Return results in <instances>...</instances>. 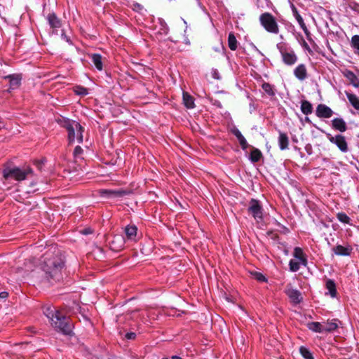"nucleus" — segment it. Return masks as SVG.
<instances>
[{
    "instance_id": "obj_1",
    "label": "nucleus",
    "mask_w": 359,
    "mask_h": 359,
    "mask_svg": "<svg viewBox=\"0 0 359 359\" xmlns=\"http://www.w3.org/2000/svg\"><path fill=\"white\" fill-rule=\"evenodd\" d=\"M64 262L57 255L46 252L41 263V269L48 279L59 280L62 278Z\"/></svg>"
},
{
    "instance_id": "obj_2",
    "label": "nucleus",
    "mask_w": 359,
    "mask_h": 359,
    "mask_svg": "<svg viewBox=\"0 0 359 359\" xmlns=\"http://www.w3.org/2000/svg\"><path fill=\"white\" fill-rule=\"evenodd\" d=\"M43 313L49 319L51 325L64 334L70 335L72 332V324L60 311L53 306L44 308Z\"/></svg>"
},
{
    "instance_id": "obj_3",
    "label": "nucleus",
    "mask_w": 359,
    "mask_h": 359,
    "mask_svg": "<svg viewBox=\"0 0 359 359\" xmlns=\"http://www.w3.org/2000/svg\"><path fill=\"white\" fill-rule=\"evenodd\" d=\"M56 122L68 133V140L70 143L76 140L79 143L83 142V128L79 123L76 121L61 116L56 119Z\"/></svg>"
},
{
    "instance_id": "obj_4",
    "label": "nucleus",
    "mask_w": 359,
    "mask_h": 359,
    "mask_svg": "<svg viewBox=\"0 0 359 359\" xmlns=\"http://www.w3.org/2000/svg\"><path fill=\"white\" fill-rule=\"evenodd\" d=\"M32 172L29 168H20L18 167L7 166L4 168L2 173L3 177L6 180H14L16 181L24 180L27 176Z\"/></svg>"
},
{
    "instance_id": "obj_5",
    "label": "nucleus",
    "mask_w": 359,
    "mask_h": 359,
    "mask_svg": "<svg viewBox=\"0 0 359 359\" xmlns=\"http://www.w3.org/2000/svg\"><path fill=\"white\" fill-rule=\"evenodd\" d=\"M259 22L261 26L269 33L278 34L280 32V27L278 20L269 12H264L259 17Z\"/></svg>"
},
{
    "instance_id": "obj_6",
    "label": "nucleus",
    "mask_w": 359,
    "mask_h": 359,
    "mask_svg": "<svg viewBox=\"0 0 359 359\" xmlns=\"http://www.w3.org/2000/svg\"><path fill=\"white\" fill-rule=\"evenodd\" d=\"M276 48L280 52L283 62L289 66L293 65L297 61V56L294 50L285 42L277 43Z\"/></svg>"
},
{
    "instance_id": "obj_7",
    "label": "nucleus",
    "mask_w": 359,
    "mask_h": 359,
    "mask_svg": "<svg viewBox=\"0 0 359 359\" xmlns=\"http://www.w3.org/2000/svg\"><path fill=\"white\" fill-rule=\"evenodd\" d=\"M248 211L257 222L262 220L263 208L258 200L252 198L250 201Z\"/></svg>"
},
{
    "instance_id": "obj_8",
    "label": "nucleus",
    "mask_w": 359,
    "mask_h": 359,
    "mask_svg": "<svg viewBox=\"0 0 359 359\" xmlns=\"http://www.w3.org/2000/svg\"><path fill=\"white\" fill-rule=\"evenodd\" d=\"M325 135L328 140L335 144L341 152L346 153L348 151V144L344 136L341 135L332 136L328 133H326Z\"/></svg>"
},
{
    "instance_id": "obj_9",
    "label": "nucleus",
    "mask_w": 359,
    "mask_h": 359,
    "mask_svg": "<svg viewBox=\"0 0 359 359\" xmlns=\"http://www.w3.org/2000/svg\"><path fill=\"white\" fill-rule=\"evenodd\" d=\"M129 192L122 189H101L100 190V196L106 198H121L128 194Z\"/></svg>"
},
{
    "instance_id": "obj_10",
    "label": "nucleus",
    "mask_w": 359,
    "mask_h": 359,
    "mask_svg": "<svg viewBox=\"0 0 359 359\" xmlns=\"http://www.w3.org/2000/svg\"><path fill=\"white\" fill-rule=\"evenodd\" d=\"M285 293L294 304H298L302 301L301 292L298 290L293 288L291 284H288L286 286Z\"/></svg>"
},
{
    "instance_id": "obj_11",
    "label": "nucleus",
    "mask_w": 359,
    "mask_h": 359,
    "mask_svg": "<svg viewBox=\"0 0 359 359\" xmlns=\"http://www.w3.org/2000/svg\"><path fill=\"white\" fill-rule=\"evenodd\" d=\"M333 114L334 112L332 109L324 104H319L316 107V114L318 118H328Z\"/></svg>"
},
{
    "instance_id": "obj_12",
    "label": "nucleus",
    "mask_w": 359,
    "mask_h": 359,
    "mask_svg": "<svg viewBox=\"0 0 359 359\" xmlns=\"http://www.w3.org/2000/svg\"><path fill=\"white\" fill-rule=\"evenodd\" d=\"M294 76L299 81H304L307 77V69L304 64H300L294 69Z\"/></svg>"
},
{
    "instance_id": "obj_13",
    "label": "nucleus",
    "mask_w": 359,
    "mask_h": 359,
    "mask_svg": "<svg viewBox=\"0 0 359 359\" xmlns=\"http://www.w3.org/2000/svg\"><path fill=\"white\" fill-rule=\"evenodd\" d=\"M332 127L341 133L345 132L347 129L346 123L341 118H335L332 120Z\"/></svg>"
},
{
    "instance_id": "obj_14",
    "label": "nucleus",
    "mask_w": 359,
    "mask_h": 359,
    "mask_svg": "<svg viewBox=\"0 0 359 359\" xmlns=\"http://www.w3.org/2000/svg\"><path fill=\"white\" fill-rule=\"evenodd\" d=\"M333 251L334 254L338 256H349L351 253L352 248L349 245L344 247L341 245H337L333 248Z\"/></svg>"
},
{
    "instance_id": "obj_15",
    "label": "nucleus",
    "mask_w": 359,
    "mask_h": 359,
    "mask_svg": "<svg viewBox=\"0 0 359 359\" xmlns=\"http://www.w3.org/2000/svg\"><path fill=\"white\" fill-rule=\"evenodd\" d=\"M46 19L51 28H60L62 25L60 20L57 17L55 13H49Z\"/></svg>"
},
{
    "instance_id": "obj_16",
    "label": "nucleus",
    "mask_w": 359,
    "mask_h": 359,
    "mask_svg": "<svg viewBox=\"0 0 359 359\" xmlns=\"http://www.w3.org/2000/svg\"><path fill=\"white\" fill-rule=\"evenodd\" d=\"M293 256L300 262L302 265L306 266L307 258L305 254L304 253L303 250L301 248H294Z\"/></svg>"
},
{
    "instance_id": "obj_17",
    "label": "nucleus",
    "mask_w": 359,
    "mask_h": 359,
    "mask_svg": "<svg viewBox=\"0 0 359 359\" xmlns=\"http://www.w3.org/2000/svg\"><path fill=\"white\" fill-rule=\"evenodd\" d=\"M137 228L135 225H128L125 228V233L128 240L135 241Z\"/></svg>"
},
{
    "instance_id": "obj_18",
    "label": "nucleus",
    "mask_w": 359,
    "mask_h": 359,
    "mask_svg": "<svg viewBox=\"0 0 359 359\" xmlns=\"http://www.w3.org/2000/svg\"><path fill=\"white\" fill-rule=\"evenodd\" d=\"M323 332H332L338 327V320L332 319L323 322Z\"/></svg>"
},
{
    "instance_id": "obj_19",
    "label": "nucleus",
    "mask_w": 359,
    "mask_h": 359,
    "mask_svg": "<svg viewBox=\"0 0 359 359\" xmlns=\"http://www.w3.org/2000/svg\"><path fill=\"white\" fill-rule=\"evenodd\" d=\"M4 79L9 81L11 88H15L20 84L21 77L18 74H9L4 76Z\"/></svg>"
},
{
    "instance_id": "obj_20",
    "label": "nucleus",
    "mask_w": 359,
    "mask_h": 359,
    "mask_svg": "<svg viewBox=\"0 0 359 359\" xmlns=\"http://www.w3.org/2000/svg\"><path fill=\"white\" fill-rule=\"evenodd\" d=\"M325 287L327 290L326 294H330L331 297L334 298L337 297L336 284L333 280L328 279L326 280Z\"/></svg>"
},
{
    "instance_id": "obj_21",
    "label": "nucleus",
    "mask_w": 359,
    "mask_h": 359,
    "mask_svg": "<svg viewBox=\"0 0 359 359\" xmlns=\"http://www.w3.org/2000/svg\"><path fill=\"white\" fill-rule=\"evenodd\" d=\"M289 139L286 133L279 131L278 146L280 150L288 148Z\"/></svg>"
},
{
    "instance_id": "obj_22",
    "label": "nucleus",
    "mask_w": 359,
    "mask_h": 359,
    "mask_svg": "<svg viewBox=\"0 0 359 359\" xmlns=\"http://www.w3.org/2000/svg\"><path fill=\"white\" fill-rule=\"evenodd\" d=\"M262 88L269 97H273L276 95V88L273 85L267 82H263Z\"/></svg>"
},
{
    "instance_id": "obj_23",
    "label": "nucleus",
    "mask_w": 359,
    "mask_h": 359,
    "mask_svg": "<svg viewBox=\"0 0 359 359\" xmlns=\"http://www.w3.org/2000/svg\"><path fill=\"white\" fill-rule=\"evenodd\" d=\"M90 57L96 69L98 71H102L103 69L102 55L100 54L94 53L91 55Z\"/></svg>"
},
{
    "instance_id": "obj_24",
    "label": "nucleus",
    "mask_w": 359,
    "mask_h": 359,
    "mask_svg": "<svg viewBox=\"0 0 359 359\" xmlns=\"http://www.w3.org/2000/svg\"><path fill=\"white\" fill-rule=\"evenodd\" d=\"M346 95L353 107L356 110H359V97L355 94L348 92H346Z\"/></svg>"
},
{
    "instance_id": "obj_25",
    "label": "nucleus",
    "mask_w": 359,
    "mask_h": 359,
    "mask_svg": "<svg viewBox=\"0 0 359 359\" xmlns=\"http://www.w3.org/2000/svg\"><path fill=\"white\" fill-rule=\"evenodd\" d=\"M183 102L188 109H193L195 107L194 97L187 92L183 93Z\"/></svg>"
},
{
    "instance_id": "obj_26",
    "label": "nucleus",
    "mask_w": 359,
    "mask_h": 359,
    "mask_svg": "<svg viewBox=\"0 0 359 359\" xmlns=\"http://www.w3.org/2000/svg\"><path fill=\"white\" fill-rule=\"evenodd\" d=\"M323 323H318V322H311L307 324V327L314 332L318 333H323Z\"/></svg>"
},
{
    "instance_id": "obj_27",
    "label": "nucleus",
    "mask_w": 359,
    "mask_h": 359,
    "mask_svg": "<svg viewBox=\"0 0 359 359\" xmlns=\"http://www.w3.org/2000/svg\"><path fill=\"white\" fill-rule=\"evenodd\" d=\"M301 111L305 115L311 114L313 111L312 104L307 100L301 102Z\"/></svg>"
},
{
    "instance_id": "obj_28",
    "label": "nucleus",
    "mask_w": 359,
    "mask_h": 359,
    "mask_svg": "<svg viewBox=\"0 0 359 359\" xmlns=\"http://www.w3.org/2000/svg\"><path fill=\"white\" fill-rule=\"evenodd\" d=\"M228 46L231 50H236L238 48V41L232 32L228 36Z\"/></svg>"
},
{
    "instance_id": "obj_29",
    "label": "nucleus",
    "mask_w": 359,
    "mask_h": 359,
    "mask_svg": "<svg viewBox=\"0 0 359 359\" xmlns=\"http://www.w3.org/2000/svg\"><path fill=\"white\" fill-rule=\"evenodd\" d=\"M262 156V152L258 149L254 148L250 152V160L253 163H257L259 161Z\"/></svg>"
},
{
    "instance_id": "obj_30",
    "label": "nucleus",
    "mask_w": 359,
    "mask_h": 359,
    "mask_svg": "<svg viewBox=\"0 0 359 359\" xmlns=\"http://www.w3.org/2000/svg\"><path fill=\"white\" fill-rule=\"evenodd\" d=\"M345 76L349 80L351 84H353L355 87H358L359 86V82L355 74L351 71H347L345 73Z\"/></svg>"
},
{
    "instance_id": "obj_31",
    "label": "nucleus",
    "mask_w": 359,
    "mask_h": 359,
    "mask_svg": "<svg viewBox=\"0 0 359 359\" xmlns=\"http://www.w3.org/2000/svg\"><path fill=\"white\" fill-rule=\"evenodd\" d=\"M299 352L304 359H313L311 352L306 347L301 346Z\"/></svg>"
},
{
    "instance_id": "obj_32",
    "label": "nucleus",
    "mask_w": 359,
    "mask_h": 359,
    "mask_svg": "<svg viewBox=\"0 0 359 359\" xmlns=\"http://www.w3.org/2000/svg\"><path fill=\"white\" fill-rule=\"evenodd\" d=\"M300 263L299 261H296L294 259H291L289 262L290 270L292 272H296L300 269Z\"/></svg>"
},
{
    "instance_id": "obj_33",
    "label": "nucleus",
    "mask_w": 359,
    "mask_h": 359,
    "mask_svg": "<svg viewBox=\"0 0 359 359\" xmlns=\"http://www.w3.org/2000/svg\"><path fill=\"white\" fill-rule=\"evenodd\" d=\"M337 219L339 222L344 224H349L350 223V217L344 212H339L337 214Z\"/></svg>"
},
{
    "instance_id": "obj_34",
    "label": "nucleus",
    "mask_w": 359,
    "mask_h": 359,
    "mask_svg": "<svg viewBox=\"0 0 359 359\" xmlns=\"http://www.w3.org/2000/svg\"><path fill=\"white\" fill-rule=\"evenodd\" d=\"M351 46L353 48L359 50V35H353L351 37Z\"/></svg>"
},
{
    "instance_id": "obj_35",
    "label": "nucleus",
    "mask_w": 359,
    "mask_h": 359,
    "mask_svg": "<svg viewBox=\"0 0 359 359\" xmlns=\"http://www.w3.org/2000/svg\"><path fill=\"white\" fill-rule=\"evenodd\" d=\"M292 15L294 17V18L296 19V20L297 21V22L301 28L306 25V24L304 21V19L302 18L301 15L299 13L298 11H297L296 12L292 13Z\"/></svg>"
},
{
    "instance_id": "obj_36",
    "label": "nucleus",
    "mask_w": 359,
    "mask_h": 359,
    "mask_svg": "<svg viewBox=\"0 0 359 359\" xmlns=\"http://www.w3.org/2000/svg\"><path fill=\"white\" fill-rule=\"evenodd\" d=\"M255 278L259 282H266V278L261 273L255 272L254 273Z\"/></svg>"
},
{
    "instance_id": "obj_37",
    "label": "nucleus",
    "mask_w": 359,
    "mask_h": 359,
    "mask_svg": "<svg viewBox=\"0 0 359 359\" xmlns=\"http://www.w3.org/2000/svg\"><path fill=\"white\" fill-rule=\"evenodd\" d=\"M238 141L239 142V144L243 150L247 149V148L248 147V144L244 136L238 139Z\"/></svg>"
},
{
    "instance_id": "obj_38",
    "label": "nucleus",
    "mask_w": 359,
    "mask_h": 359,
    "mask_svg": "<svg viewBox=\"0 0 359 359\" xmlns=\"http://www.w3.org/2000/svg\"><path fill=\"white\" fill-rule=\"evenodd\" d=\"M132 8L134 11L138 13H142V11L144 10L143 6L136 2L133 4Z\"/></svg>"
},
{
    "instance_id": "obj_39",
    "label": "nucleus",
    "mask_w": 359,
    "mask_h": 359,
    "mask_svg": "<svg viewBox=\"0 0 359 359\" xmlns=\"http://www.w3.org/2000/svg\"><path fill=\"white\" fill-rule=\"evenodd\" d=\"M83 152V149L80 146H76L74 151V155L75 158H79Z\"/></svg>"
},
{
    "instance_id": "obj_40",
    "label": "nucleus",
    "mask_w": 359,
    "mask_h": 359,
    "mask_svg": "<svg viewBox=\"0 0 359 359\" xmlns=\"http://www.w3.org/2000/svg\"><path fill=\"white\" fill-rule=\"evenodd\" d=\"M302 30L304 31L306 36V39H308V41H309L310 42L313 41L312 39H311V32H309V30L308 29L306 25L304 26L303 27H302Z\"/></svg>"
},
{
    "instance_id": "obj_41",
    "label": "nucleus",
    "mask_w": 359,
    "mask_h": 359,
    "mask_svg": "<svg viewBox=\"0 0 359 359\" xmlns=\"http://www.w3.org/2000/svg\"><path fill=\"white\" fill-rule=\"evenodd\" d=\"M76 93L80 95H86L88 93V92L86 88L79 87V90H76Z\"/></svg>"
},
{
    "instance_id": "obj_42",
    "label": "nucleus",
    "mask_w": 359,
    "mask_h": 359,
    "mask_svg": "<svg viewBox=\"0 0 359 359\" xmlns=\"http://www.w3.org/2000/svg\"><path fill=\"white\" fill-rule=\"evenodd\" d=\"M125 337L128 340L135 339L136 337V334L135 332H128L126 334Z\"/></svg>"
},
{
    "instance_id": "obj_43",
    "label": "nucleus",
    "mask_w": 359,
    "mask_h": 359,
    "mask_svg": "<svg viewBox=\"0 0 359 359\" xmlns=\"http://www.w3.org/2000/svg\"><path fill=\"white\" fill-rule=\"evenodd\" d=\"M232 133L236 137L237 140L243 136L238 128H234Z\"/></svg>"
},
{
    "instance_id": "obj_44",
    "label": "nucleus",
    "mask_w": 359,
    "mask_h": 359,
    "mask_svg": "<svg viewBox=\"0 0 359 359\" xmlns=\"http://www.w3.org/2000/svg\"><path fill=\"white\" fill-rule=\"evenodd\" d=\"M212 78H214L215 79H220V75H219V72L217 70V69H212Z\"/></svg>"
},
{
    "instance_id": "obj_45",
    "label": "nucleus",
    "mask_w": 359,
    "mask_h": 359,
    "mask_svg": "<svg viewBox=\"0 0 359 359\" xmlns=\"http://www.w3.org/2000/svg\"><path fill=\"white\" fill-rule=\"evenodd\" d=\"M302 46H303V48L304 49H306L308 52H311V50L309 47V46L308 45V43L305 41L304 39H302Z\"/></svg>"
},
{
    "instance_id": "obj_46",
    "label": "nucleus",
    "mask_w": 359,
    "mask_h": 359,
    "mask_svg": "<svg viewBox=\"0 0 359 359\" xmlns=\"http://www.w3.org/2000/svg\"><path fill=\"white\" fill-rule=\"evenodd\" d=\"M8 293L6 291L0 292V298L1 299H6L8 297Z\"/></svg>"
},
{
    "instance_id": "obj_47",
    "label": "nucleus",
    "mask_w": 359,
    "mask_h": 359,
    "mask_svg": "<svg viewBox=\"0 0 359 359\" xmlns=\"http://www.w3.org/2000/svg\"><path fill=\"white\" fill-rule=\"evenodd\" d=\"M16 273H20V276H21L22 277H23V276H24V273H25V272H22V269H21V268H20V267H17V268H16Z\"/></svg>"
},
{
    "instance_id": "obj_48",
    "label": "nucleus",
    "mask_w": 359,
    "mask_h": 359,
    "mask_svg": "<svg viewBox=\"0 0 359 359\" xmlns=\"http://www.w3.org/2000/svg\"><path fill=\"white\" fill-rule=\"evenodd\" d=\"M290 8L292 10V13H294V12H296L297 11V8L295 7L294 4H292V2H290Z\"/></svg>"
},
{
    "instance_id": "obj_49",
    "label": "nucleus",
    "mask_w": 359,
    "mask_h": 359,
    "mask_svg": "<svg viewBox=\"0 0 359 359\" xmlns=\"http://www.w3.org/2000/svg\"><path fill=\"white\" fill-rule=\"evenodd\" d=\"M62 36L67 41V42H69V39H68V37L64 34H62Z\"/></svg>"
},
{
    "instance_id": "obj_50",
    "label": "nucleus",
    "mask_w": 359,
    "mask_h": 359,
    "mask_svg": "<svg viewBox=\"0 0 359 359\" xmlns=\"http://www.w3.org/2000/svg\"><path fill=\"white\" fill-rule=\"evenodd\" d=\"M171 359H182L180 356L173 355L171 357Z\"/></svg>"
},
{
    "instance_id": "obj_51",
    "label": "nucleus",
    "mask_w": 359,
    "mask_h": 359,
    "mask_svg": "<svg viewBox=\"0 0 359 359\" xmlns=\"http://www.w3.org/2000/svg\"><path fill=\"white\" fill-rule=\"evenodd\" d=\"M116 238H117V239H119V240H120L121 241H122V242H123V238H121V237H119V236L116 237Z\"/></svg>"
},
{
    "instance_id": "obj_52",
    "label": "nucleus",
    "mask_w": 359,
    "mask_h": 359,
    "mask_svg": "<svg viewBox=\"0 0 359 359\" xmlns=\"http://www.w3.org/2000/svg\"><path fill=\"white\" fill-rule=\"evenodd\" d=\"M306 121L307 122H309V121H310V120H309V118L308 117H306Z\"/></svg>"
},
{
    "instance_id": "obj_53",
    "label": "nucleus",
    "mask_w": 359,
    "mask_h": 359,
    "mask_svg": "<svg viewBox=\"0 0 359 359\" xmlns=\"http://www.w3.org/2000/svg\"><path fill=\"white\" fill-rule=\"evenodd\" d=\"M88 233V231H86L84 233L87 234Z\"/></svg>"
}]
</instances>
